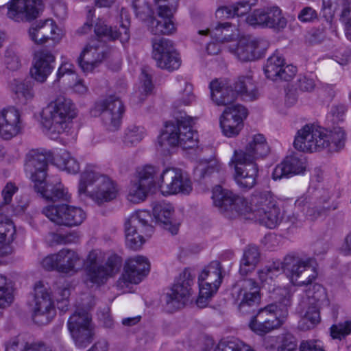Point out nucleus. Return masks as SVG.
<instances>
[{
	"instance_id": "obj_35",
	"label": "nucleus",
	"mask_w": 351,
	"mask_h": 351,
	"mask_svg": "<svg viewBox=\"0 0 351 351\" xmlns=\"http://www.w3.org/2000/svg\"><path fill=\"white\" fill-rule=\"evenodd\" d=\"M239 311L242 313L250 312V308L256 306L261 300L260 288L254 280L246 279L242 284L239 295Z\"/></svg>"
},
{
	"instance_id": "obj_44",
	"label": "nucleus",
	"mask_w": 351,
	"mask_h": 351,
	"mask_svg": "<svg viewBox=\"0 0 351 351\" xmlns=\"http://www.w3.org/2000/svg\"><path fill=\"white\" fill-rule=\"evenodd\" d=\"M11 89L19 102L23 105L31 103L35 97L33 86L30 82L14 80L11 84Z\"/></svg>"
},
{
	"instance_id": "obj_50",
	"label": "nucleus",
	"mask_w": 351,
	"mask_h": 351,
	"mask_svg": "<svg viewBox=\"0 0 351 351\" xmlns=\"http://www.w3.org/2000/svg\"><path fill=\"white\" fill-rule=\"evenodd\" d=\"M15 233L13 222L5 216L0 215V243L9 244L12 242Z\"/></svg>"
},
{
	"instance_id": "obj_30",
	"label": "nucleus",
	"mask_w": 351,
	"mask_h": 351,
	"mask_svg": "<svg viewBox=\"0 0 351 351\" xmlns=\"http://www.w3.org/2000/svg\"><path fill=\"white\" fill-rule=\"evenodd\" d=\"M23 129V121L19 110L8 107L0 110V136L5 140L18 135Z\"/></svg>"
},
{
	"instance_id": "obj_7",
	"label": "nucleus",
	"mask_w": 351,
	"mask_h": 351,
	"mask_svg": "<svg viewBox=\"0 0 351 351\" xmlns=\"http://www.w3.org/2000/svg\"><path fill=\"white\" fill-rule=\"evenodd\" d=\"M121 265L120 258L115 254L108 255L99 250H93L83 261L86 280L93 284L104 283L115 275Z\"/></svg>"
},
{
	"instance_id": "obj_33",
	"label": "nucleus",
	"mask_w": 351,
	"mask_h": 351,
	"mask_svg": "<svg viewBox=\"0 0 351 351\" xmlns=\"http://www.w3.org/2000/svg\"><path fill=\"white\" fill-rule=\"evenodd\" d=\"M149 262L144 256L137 255L127 259L123 278L125 282L138 284L149 271Z\"/></svg>"
},
{
	"instance_id": "obj_47",
	"label": "nucleus",
	"mask_w": 351,
	"mask_h": 351,
	"mask_svg": "<svg viewBox=\"0 0 351 351\" xmlns=\"http://www.w3.org/2000/svg\"><path fill=\"white\" fill-rule=\"evenodd\" d=\"M158 169L156 167L152 165H145L139 169L137 171V179L138 182L143 186L147 187L149 189L158 185L160 187L161 181L160 177H156Z\"/></svg>"
},
{
	"instance_id": "obj_61",
	"label": "nucleus",
	"mask_w": 351,
	"mask_h": 351,
	"mask_svg": "<svg viewBox=\"0 0 351 351\" xmlns=\"http://www.w3.org/2000/svg\"><path fill=\"white\" fill-rule=\"evenodd\" d=\"M153 84L152 77L146 69H142L141 74L140 76V86L138 87V92L143 95H147L150 93L153 89Z\"/></svg>"
},
{
	"instance_id": "obj_36",
	"label": "nucleus",
	"mask_w": 351,
	"mask_h": 351,
	"mask_svg": "<svg viewBox=\"0 0 351 351\" xmlns=\"http://www.w3.org/2000/svg\"><path fill=\"white\" fill-rule=\"evenodd\" d=\"M210 97L217 106H226L237 98L236 92L226 81L214 80L210 83Z\"/></svg>"
},
{
	"instance_id": "obj_21",
	"label": "nucleus",
	"mask_w": 351,
	"mask_h": 351,
	"mask_svg": "<svg viewBox=\"0 0 351 351\" xmlns=\"http://www.w3.org/2000/svg\"><path fill=\"white\" fill-rule=\"evenodd\" d=\"M267 47V43L251 36L241 38L235 45L229 46V51L243 62L252 61L261 57Z\"/></svg>"
},
{
	"instance_id": "obj_12",
	"label": "nucleus",
	"mask_w": 351,
	"mask_h": 351,
	"mask_svg": "<svg viewBox=\"0 0 351 351\" xmlns=\"http://www.w3.org/2000/svg\"><path fill=\"white\" fill-rule=\"evenodd\" d=\"M93 112L95 116L101 115L107 130L114 132L121 125L125 106L118 97L110 95L96 101Z\"/></svg>"
},
{
	"instance_id": "obj_40",
	"label": "nucleus",
	"mask_w": 351,
	"mask_h": 351,
	"mask_svg": "<svg viewBox=\"0 0 351 351\" xmlns=\"http://www.w3.org/2000/svg\"><path fill=\"white\" fill-rule=\"evenodd\" d=\"M202 35H210L217 42L223 43L233 40L237 36V29L230 23H219L213 29L199 31Z\"/></svg>"
},
{
	"instance_id": "obj_6",
	"label": "nucleus",
	"mask_w": 351,
	"mask_h": 351,
	"mask_svg": "<svg viewBox=\"0 0 351 351\" xmlns=\"http://www.w3.org/2000/svg\"><path fill=\"white\" fill-rule=\"evenodd\" d=\"M330 195L327 190L310 186L305 193L295 201L294 210L291 214H287V220L293 224L301 223L304 219L313 221L324 210L330 208Z\"/></svg>"
},
{
	"instance_id": "obj_32",
	"label": "nucleus",
	"mask_w": 351,
	"mask_h": 351,
	"mask_svg": "<svg viewBox=\"0 0 351 351\" xmlns=\"http://www.w3.org/2000/svg\"><path fill=\"white\" fill-rule=\"evenodd\" d=\"M47 169V158L45 154L36 151H32L26 156L25 171L36 185L43 184L45 180Z\"/></svg>"
},
{
	"instance_id": "obj_15",
	"label": "nucleus",
	"mask_w": 351,
	"mask_h": 351,
	"mask_svg": "<svg viewBox=\"0 0 351 351\" xmlns=\"http://www.w3.org/2000/svg\"><path fill=\"white\" fill-rule=\"evenodd\" d=\"M160 190L164 195L178 193L189 195L193 190L189 177L180 169H165L160 175Z\"/></svg>"
},
{
	"instance_id": "obj_2",
	"label": "nucleus",
	"mask_w": 351,
	"mask_h": 351,
	"mask_svg": "<svg viewBox=\"0 0 351 351\" xmlns=\"http://www.w3.org/2000/svg\"><path fill=\"white\" fill-rule=\"evenodd\" d=\"M346 133L339 127L328 130L314 124H306L300 129L295 136L293 147L302 152H313L327 149L337 152L345 144Z\"/></svg>"
},
{
	"instance_id": "obj_49",
	"label": "nucleus",
	"mask_w": 351,
	"mask_h": 351,
	"mask_svg": "<svg viewBox=\"0 0 351 351\" xmlns=\"http://www.w3.org/2000/svg\"><path fill=\"white\" fill-rule=\"evenodd\" d=\"M149 191L150 189L143 186L136 180H133L129 186L127 199L132 203L138 204L146 199Z\"/></svg>"
},
{
	"instance_id": "obj_43",
	"label": "nucleus",
	"mask_w": 351,
	"mask_h": 351,
	"mask_svg": "<svg viewBox=\"0 0 351 351\" xmlns=\"http://www.w3.org/2000/svg\"><path fill=\"white\" fill-rule=\"evenodd\" d=\"M260 251L256 245L245 247L240 262L239 272L243 276L252 271L260 261Z\"/></svg>"
},
{
	"instance_id": "obj_45",
	"label": "nucleus",
	"mask_w": 351,
	"mask_h": 351,
	"mask_svg": "<svg viewBox=\"0 0 351 351\" xmlns=\"http://www.w3.org/2000/svg\"><path fill=\"white\" fill-rule=\"evenodd\" d=\"M234 85V90L236 92V96L241 95L244 99L249 100L256 99L258 91L251 77H239Z\"/></svg>"
},
{
	"instance_id": "obj_46",
	"label": "nucleus",
	"mask_w": 351,
	"mask_h": 351,
	"mask_svg": "<svg viewBox=\"0 0 351 351\" xmlns=\"http://www.w3.org/2000/svg\"><path fill=\"white\" fill-rule=\"evenodd\" d=\"M147 135L146 130L141 125L130 124L126 127L123 136L125 146L132 147L138 145Z\"/></svg>"
},
{
	"instance_id": "obj_11",
	"label": "nucleus",
	"mask_w": 351,
	"mask_h": 351,
	"mask_svg": "<svg viewBox=\"0 0 351 351\" xmlns=\"http://www.w3.org/2000/svg\"><path fill=\"white\" fill-rule=\"evenodd\" d=\"M293 291L291 287H277L273 289V298L285 309H279L276 304H271L258 311L260 319L270 328L271 330L280 327L283 322L281 317L287 313V308L291 304Z\"/></svg>"
},
{
	"instance_id": "obj_18",
	"label": "nucleus",
	"mask_w": 351,
	"mask_h": 351,
	"mask_svg": "<svg viewBox=\"0 0 351 351\" xmlns=\"http://www.w3.org/2000/svg\"><path fill=\"white\" fill-rule=\"evenodd\" d=\"M193 279L188 272H184L165 295L167 311L173 312L185 306L191 294Z\"/></svg>"
},
{
	"instance_id": "obj_42",
	"label": "nucleus",
	"mask_w": 351,
	"mask_h": 351,
	"mask_svg": "<svg viewBox=\"0 0 351 351\" xmlns=\"http://www.w3.org/2000/svg\"><path fill=\"white\" fill-rule=\"evenodd\" d=\"M167 0H133L132 6L136 16L148 23L158 10V5L167 3Z\"/></svg>"
},
{
	"instance_id": "obj_52",
	"label": "nucleus",
	"mask_w": 351,
	"mask_h": 351,
	"mask_svg": "<svg viewBox=\"0 0 351 351\" xmlns=\"http://www.w3.org/2000/svg\"><path fill=\"white\" fill-rule=\"evenodd\" d=\"M286 25L287 20L282 16L279 8L276 6L267 8L266 27L284 28Z\"/></svg>"
},
{
	"instance_id": "obj_29",
	"label": "nucleus",
	"mask_w": 351,
	"mask_h": 351,
	"mask_svg": "<svg viewBox=\"0 0 351 351\" xmlns=\"http://www.w3.org/2000/svg\"><path fill=\"white\" fill-rule=\"evenodd\" d=\"M153 217L156 222L172 234H176L181 224L180 215L169 203H160L153 208Z\"/></svg>"
},
{
	"instance_id": "obj_60",
	"label": "nucleus",
	"mask_w": 351,
	"mask_h": 351,
	"mask_svg": "<svg viewBox=\"0 0 351 351\" xmlns=\"http://www.w3.org/2000/svg\"><path fill=\"white\" fill-rule=\"evenodd\" d=\"M65 75L71 76L73 79L77 75L75 71L74 65L69 60H62L56 72L55 82H59Z\"/></svg>"
},
{
	"instance_id": "obj_16",
	"label": "nucleus",
	"mask_w": 351,
	"mask_h": 351,
	"mask_svg": "<svg viewBox=\"0 0 351 351\" xmlns=\"http://www.w3.org/2000/svg\"><path fill=\"white\" fill-rule=\"evenodd\" d=\"M152 47L153 58L159 68L169 71L180 68L181 58L172 41L164 38H154Z\"/></svg>"
},
{
	"instance_id": "obj_8",
	"label": "nucleus",
	"mask_w": 351,
	"mask_h": 351,
	"mask_svg": "<svg viewBox=\"0 0 351 351\" xmlns=\"http://www.w3.org/2000/svg\"><path fill=\"white\" fill-rule=\"evenodd\" d=\"M302 303L307 309L299 322V327L304 330H310L320 321L319 308L329 305L325 289L319 284L311 286L305 291Z\"/></svg>"
},
{
	"instance_id": "obj_51",
	"label": "nucleus",
	"mask_w": 351,
	"mask_h": 351,
	"mask_svg": "<svg viewBox=\"0 0 351 351\" xmlns=\"http://www.w3.org/2000/svg\"><path fill=\"white\" fill-rule=\"evenodd\" d=\"M281 263L276 261L258 271L259 280L262 283L270 285L274 277L280 274Z\"/></svg>"
},
{
	"instance_id": "obj_9",
	"label": "nucleus",
	"mask_w": 351,
	"mask_h": 351,
	"mask_svg": "<svg viewBox=\"0 0 351 351\" xmlns=\"http://www.w3.org/2000/svg\"><path fill=\"white\" fill-rule=\"evenodd\" d=\"M312 261L311 258L288 254L280 262V273L283 271L293 285L311 284L317 276L315 267L311 265Z\"/></svg>"
},
{
	"instance_id": "obj_3",
	"label": "nucleus",
	"mask_w": 351,
	"mask_h": 351,
	"mask_svg": "<svg viewBox=\"0 0 351 351\" xmlns=\"http://www.w3.org/2000/svg\"><path fill=\"white\" fill-rule=\"evenodd\" d=\"M75 104L71 99L58 97L43 108L41 117L45 132L52 139L64 134L68 140H73L76 133L72 120L76 117Z\"/></svg>"
},
{
	"instance_id": "obj_62",
	"label": "nucleus",
	"mask_w": 351,
	"mask_h": 351,
	"mask_svg": "<svg viewBox=\"0 0 351 351\" xmlns=\"http://www.w3.org/2000/svg\"><path fill=\"white\" fill-rule=\"evenodd\" d=\"M351 332V322L346 321L343 323L332 325L330 328V335L333 339H339L349 335Z\"/></svg>"
},
{
	"instance_id": "obj_17",
	"label": "nucleus",
	"mask_w": 351,
	"mask_h": 351,
	"mask_svg": "<svg viewBox=\"0 0 351 351\" xmlns=\"http://www.w3.org/2000/svg\"><path fill=\"white\" fill-rule=\"evenodd\" d=\"M96 36L97 38L89 41L77 58L78 64L84 73L93 72L106 58L108 53L107 47L101 40H108Z\"/></svg>"
},
{
	"instance_id": "obj_34",
	"label": "nucleus",
	"mask_w": 351,
	"mask_h": 351,
	"mask_svg": "<svg viewBox=\"0 0 351 351\" xmlns=\"http://www.w3.org/2000/svg\"><path fill=\"white\" fill-rule=\"evenodd\" d=\"M306 168V158L303 155L295 154L287 156L284 161L278 165L273 171L272 176L274 180L289 178L304 173Z\"/></svg>"
},
{
	"instance_id": "obj_48",
	"label": "nucleus",
	"mask_w": 351,
	"mask_h": 351,
	"mask_svg": "<svg viewBox=\"0 0 351 351\" xmlns=\"http://www.w3.org/2000/svg\"><path fill=\"white\" fill-rule=\"evenodd\" d=\"M175 86L179 89L177 101H180V104L188 106L195 101L192 84L182 76L176 77Z\"/></svg>"
},
{
	"instance_id": "obj_24",
	"label": "nucleus",
	"mask_w": 351,
	"mask_h": 351,
	"mask_svg": "<svg viewBox=\"0 0 351 351\" xmlns=\"http://www.w3.org/2000/svg\"><path fill=\"white\" fill-rule=\"evenodd\" d=\"M229 165L234 167V179L240 188L249 190L256 185L259 171L256 162L252 161L239 162L232 156Z\"/></svg>"
},
{
	"instance_id": "obj_5",
	"label": "nucleus",
	"mask_w": 351,
	"mask_h": 351,
	"mask_svg": "<svg viewBox=\"0 0 351 351\" xmlns=\"http://www.w3.org/2000/svg\"><path fill=\"white\" fill-rule=\"evenodd\" d=\"M193 119L189 116L181 117L174 121L165 123V128L158 137L157 148L169 152L171 148L180 146L191 149L197 145V134L192 128Z\"/></svg>"
},
{
	"instance_id": "obj_38",
	"label": "nucleus",
	"mask_w": 351,
	"mask_h": 351,
	"mask_svg": "<svg viewBox=\"0 0 351 351\" xmlns=\"http://www.w3.org/2000/svg\"><path fill=\"white\" fill-rule=\"evenodd\" d=\"M59 272L76 273L83 267V260L76 251L63 248L58 252Z\"/></svg>"
},
{
	"instance_id": "obj_53",
	"label": "nucleus",
	"mask_w": 351,
	"mask_h": 351,
	"mask_svg": "<svg viewBox=\"0 0 351 351\" xmlns=\"http://www.w3.org/2000/svg\"><path fill=\"white\" fill-rule=\"evenodd\" d=\"M78 237L75 231H71L65 234L51 232L49 234V241L51 245H65L75 243Z\"/></svg>"
},
{
	"instance_id": "obj_27",
	"label": "nucleus",
	"mask_w": 351,
	"mask_h": 351,
	"mask_svg": "<svg viewBox=\"0 0 351 351\" xmlns=\"http://www.w3.org/2000/svg\"><path fill=\"white\" fill-rule=\"evenodd\" d=\"M121 23L119 29L117 27L108 26L104 21L99 20L95 26V33L98 36L104 37L109 40L119 39L121 43L127 42L130 38L129 25L130 17L125 8L121 10Z\"/></svg>"
},
{
	"instance_id": "obj_22",
	"label": "nucleus",
	"mask_w": 351,
	"mask_h": 351,
	"mask_svg": "<svg viewBox=\"0 0 351 351\" xmlns=\"http://www.w3.org/2000/svg\"><path fill=\"white\" fill-rule=\"evenodd\" d=\"M247 109L240 104L228 106L220 117L219 123L224 136L232 138L237 136L243 127Z\"/></svg>"
},
{
	"instance_id": "obj_56",
	"label": "nucleus",
	"mask_w": 351,
	"mask_h": 351,
	"mask_svg": "<svg viewBox=\"0 0 351 351\" xmlns=\"http://www.w3.org/2000/svg\"><path fill=\"white\" fill-rule=\"evenodd\" d=\"M7 278L0 274V308L8 306L13 301L12 293L7 287Z\"/></svg>"
},
{
	"instance_id": "obj_23",
	"label": "nucleus",
	"mask_w": 351,
	"mask_h": 351,
	"mask_svg": "<svg viewBox=\"0 0 351 351\" xmlns=\"http://www.w3.org/2000/svg\"><path fill=\"white\" fill-rule=\"evenodd\" d=\"M55 55L46 49L36 51L33 56L30 75L38 83H45L54 69Z\"/></svg>"
},
{
	"instance_id": "obj_39",
	"label": "nucleus",
	"mask_w": 351,
	"mask_h": 351,
	"mask_svg": "<svg viewBox=\"0 0 351 351\" xmlns=\"http://www.w3.org/2000/svg\"><path fill=\"white\" fill-rule=\"evenodd\" d=\"M35 190L47 201L52 202L64 201L69 202L71 199V194L68 189L60 182L52 185L47 184L44 181L43 184H37Z\"/></svg>"
},
{
	"instance_id": "obj_4",
	"label": "nucleus",
	"mask_w": 351,
	"mask_h": 351,
	"mask_svg": "<svg viewBox=\"0 0 351 351\" xmlns=\"http://www.w3.org/2000/svg\"><path fill=\"white\" fill-rule=\"evenodd\" d=\"M117 185L108 176L101 173L95 166L88 165L81 174L78 186L79 195L89 197L101 205L116 198Z\"/></svg>"
},
{
	"instance_id": "obj_55",
	"label": "nucleus",
	"mask_w": 351,
	"mask_h": 351,
	"mask_svg": "<svg viewBox=\"0 0 351 351\" xmlns=\"http://www.w3.org/2000/svg\"><path fill=\"white\" fill-rule=\"evenodd\" d=\"M125 231L127 246L134 250L140 249L145 241V235L143 233L136 232L131 229Z\"/></svg>"
},
{
	"instance_id": "obj_41",
	"label": "nucleus",
	"mask_w": 351,
	"mask_h": 351,
	"mask_svg": "<svg viewBox=\"0 0 351 351\" xmlns=\"http://www.w3.org/2000/svg\"><path fill=\"white\" fill-rule=\"evenodd\" d=\"M256 4V0H243L231 6H223L218 8L215 12L216 17L219 19L232 18L235 16H240L247 13Z\"/></svg>"
},
{
	"instance_id": "obj_26",
	"label": "nucleus",
	"mask_w": 351,
	"mask_h": 351,
	"mask_svg": "<svg viewBox=\"0 0 351 351\" xmlns=\"http://www.w3.org/2000/svg\"><path fill=\"white\" fill-rule=\"evenodd\" d=\"M30 39L36 45H43L49 40L58 42L62 32L51 19L40 20L32 25L29 29Z\"/></svg>"
},
{
	"instance_id": "obj_54",
	"label": "nucleus",
	"mask_w": 351,
	"mask_h": 351,
	"mask_svg": "<svg viewBox=\"0 0 351 351\" xmlns=\"http://www.w3.org/2000/svg\"><path fill=\"white\" fill-rule=\"evenodd\" d=\"M244 349H247V345L238 339L232 338L219 341L215 351H243Z\"/></svg>"
},
{
	"instance_id": "obj_64",
	"label": "nucleus",
	"mask_w": 351,
	"mask_h": 351,
	"mask_svg": "<svg viewBox=\"0 0 351 351\" xmlns=\"http://www.w3.org/2000/svg\"><path fill=\"white\" fill-rule=\"evenodd\" d=\"M341 19L345 24L346 37L351 41V1L344 6Z\"/></svg>"
},
{
	"instance_id": "obj_19",
	"label": "nucleus",
	"mask_w": 351,
	"mask_h": 351,
	"mask_svg": "<svg viewBox=\"0 0 351 351\" xmlns=\"http://www.w3.org/2000/svg\"><path fill=\"white\" fill-rule=\"evenodd\" d=\"M269 152V147L262 134H253L246 138L243 149H235L233 155L239 162L252 161L256 162L263 159Z\"/></svg>"
},
{
	"instance_id": "obj_31",
	"label": "nucleus",
	"mask_w": 351,
	"mask_h": 351,
	"mask_svg": "<svg viewBox=\"0 0 351 351\" xmlns=\"http://www.w3.org/2000/svg\"><path fill=\"white\" fill-rule=\"evenodd\" d=\"M40 3L41 0H12L7 16L17 22L34 19L38 14Z\"/></svg>"
},
{
	"instance_id": "obj_10",
	"label": "nucleus",
	"mask_w": 351,
	"mask_h": 351,
	"mask_svg": "<svg viewBox=\"0 0 351 351\" xmlns=\"http://www.w3.org/2000/svg\"><path fill=\"white\" fill-rule=\"evenodd\" d=\"M42 213L56 225L69 228L81 225L87 217L81 207L68 204H48L43 208Z\"/></svg>"
},
{
	"instance_id": "obj_63",
	"label": "nucleus",
	"mask_w": 351,
	"mask_h": 351,
	"mask_svg": "<svg viewBox=\"0 0 351 351\" xmlns=\"http://www.w3.org/2000/svg\"><path fill=\"white\" fill-rule=\"evenodd\" d=\"M249 326L252 331L258 335H264L271 331L270 328L260 319V315L258 313L250 321Z\"/></svg>"
},
{
	"instance_id": "obj_37",
	"label": "nucleus",
	"mask_w": 351,
	"mask_h": 351,
	"mask_svg": "<svg viewBox=\"0 0 351 351\" xmlns=\"http://www.w3.org/2000/svg\"><path fill=\"white\" fill-rule=\"evenodd\" d=\"M152 220V216L147 210H138L128 218L125 223V230H133L136 232L143 233L145 237H149L154 231L153 226L149 223Z\"/></svg>"
},
{
	"instance_id": "obj_20",
	"label": "nucleus",
	"mask_w": 351,
	"mask_h": 351,
	"mask_svg": "<svg viewBox=\"0 0 351 351\" xmlns=\"http://www.w3.org/2000/svg\"><path fill=\"white\" fill-rule=\"evenodd\" d=\"M34 307L33 319L40 324H48L56 314L50 293L41 282L34 287Z\"/></svg>"
},
{
	"instance_id": "obj_14",
	"label": "nucleus",
	"mask_w": 351,
	"mask_h": 351,
	"mask_svg": "<svg viewBox=\"0 0 351 351\" xmlns=\"http://www.w3.org/2000/svg\"><path fill=\"white\" fill-rule=\"evenodd\" d=\"M67 326L76 347L84 348L93 340L94 328L90 315L84 309L75 311Z\"/></svg>"
},
{
	"instance_id": "obj_57",
	"label": "nucleus",
	"mask_w": 351,
	"mask_h": 351,
	"mask_svg": "<svg viewBox=\"0 0 351 351\" xmlns=\"http://www.w3.org/2000/svg\"><path fill=\"white\" fill-rule=\"evenodd\" d=\"M267 8L254 10L247 18V23L252 26L266 27Z\"/></svg>"
},
{
	"instance_id": "obj_58",
	"label": "nucleus",
	"mask_w": 351,
	"mask_h": 351,
	"mask_svg": "<svg viewBox=\"0 0 351 351\" xmlns=\"http://www.w3.org/2000/svg\"><path fill=\"white\" fill-rule=\"evenodd\" d=\"M3 63L5 67L11 71H18L22 65L19 56L12 50L5 51Z\"/></svg>"
},
{
	"instance_id": "obj_1",
	"label": "nucleus",
	"mask_w": 351,
	"mask_h": 351,
	"mask_svg": "<svg viewBox=\"0 0 351 351\" xmlns=\"http://www.w3.org/2000/svg\"><path fill=\"white\" fill-rule=\"evenodd\" d=\"M214 205L229 217L236 215L258 221L268 228H276L281 221L280 208L276 201L267 191L254 193L248 202L244 197L232 191L216 186L213 190Z\"/></svg>"
},
{
	"instance_id": "obj_25",
	"label": "nucleus",
	"mask_w": 351,
	"mask_h": 351,
	"mask_svg": "<svg viewBox=\"0 0 351 351\" xmlns=\"http://www.w3.org/2000/svg\"><path fill=\"white\" fill-rule=\"evenodd\" d=\"M174 10L169 4L168 1L164 4L158 5V10L156 16L160 19H157L154 15L150 18L147 23L149 30L154 35H170L173 34L176 27L173 21Z\"/></svg>"
},
{
	"instance_id": "obj_28",
	"label": "nucleus",
	"mask_w": 351,
	"mask_h": 351,
	"mask_svg": "<svg viewBox=\"0 0 351 351\" xmlns=\"http://www.w3.org/2000/svg\"><path fill=\"white\" fill-rule=\"evenodd\" d=\"M296 72V67L292 64H286L283 57L278 53L271 56L264 66L266 77L273 81H289L294 77Z\"/></svg>"
},
{
	"instance_id": "obj_59",
	"label": "nucleus",
	"mask_w": 351,
	"mask_h": 351,
	"mask_svg": "<svg viewBox=\"0 0 351 351\" xmlns=\"http://www.w3.org/2000/svg\"><path fill=\"white\" fill-rule=\"evenodd\" d=\"M221 165L216 160H210L208 162H201L197 167L196 171L199 172L201 177L204 178L213 172H218L221 170Z\"/></svg>"
},
{
	"instance_id": "obj_13",
	"label": "nucleus",
	"mask_w": 351,
	"mask_h": 351,
	"mask_svg": "<svg viewBox=\"0 0 351 351\" xmlns=\"http://www.w3.org/2000/svg\"><path fill=\"white\" fill-rule=\"evenodd\" d=\"M222 278L221 265L217 261H212L202 271L198 277L199 295L196 302L199 308L207 306L208 300L218 291Z\"/></svg>"
}]
</instances>
